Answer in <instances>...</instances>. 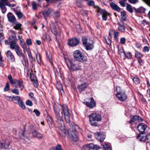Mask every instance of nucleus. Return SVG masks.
Listing matches in <instances>:
<instances>
[{
    "instance_id": "nucleus-17",
    "label": "nucleus",
    "mask_w": 150,
    "mask_h": 150,
    "mask_svg": "<svg viewBox=\"0 0 150 150\" xmlns=\"http://www.w3.org/2000/svg\"><path fill=\"white\" fill-rule=\"evenodd\" d=\"M90 102H86L85 104L90 108H93L96 105V103L93 98H91Z\"/></svg>"
},
{
    "instance_id": "nucleus-32",
    "label": "nucleus",
    "mask_w": 150,
    "mask_h": 150,
    "mask_svg": "<svg viewBox=\"0 0 150 150\" xmlns=\"http://www.w3.org/2000/svg\"><path fill=\"white\" fill-rule=\"evenodd\" d=\"M8 78L9 79L10 82L11 84H16V81L17 80L16 79H14L13 80L12 79V77L11 75H8Z\"/></svg>"
},
{
    "instance_id": "nucleus-35",
    "label": "nucleus",
    "mask_w": 150,
    "mask_h": 150,
    "mask_svg": "<svg viewBox=\"0 0 150 150\" xmlns=\"http://www.w3.org/2000/svg\"><path fill=\"white\" fill-rule=\"evenodd\" d=\"M126 9L131 13H132L133 12L132 6L128 4H127Z\"/></svg>"
},
{
    "instance_id": "nucleus-45",
    "label": "nucleus",
    "mask_w": 150,
    "mask_h": 150,
    "mask_svg": "<svg viewBox=\"0 0 150 150\" xmlns=\"http://www.w3.org/2000/svg\"><path fill=\"white\" fill-rule=\"evenodd\" d=\"M32 8L33 10H35L37 9V5L36 3L35 2H32Z\"/></svg>"
},
{
    "instance_id": "nucleus-6",
    "label": "nucleus",
    "mask_w": 150,
    "mask_h": 150,
    "mask_svg": "<svg viewBox=\"0 0 150 150\" xmlns=\"http://www.w3.org/2000/svg\"><path fill=\"white\" fill-rule=\"evenodd\" d=\"M117 94L116 96L118 99L121 101H124L127 99V96L125 93L123 91L119 86L116 88Z\"/></svg>"
},
{
    "instance_id": "nucleus-48",
    "label": "nucleus",
    "mask_w": 150,
    "mask_h": 150,
    "mask_svg": "<svg viewBox=\"0 0 150 150\" xmlns=\"http://www.w3.org/2000/svg\"><path fill=\"white\" fill-rule=\"evenodd\" d=\"M135 57L138 59H140L142 56V54L140 52H137L135 54Z\"/></svg>"
},
{
    "instance_id": "nucleus-64",
    "label": "nucleus",
    "mask_w": 150,
    "mask_h": 150,
    "mask_svg": "<svg viewBox=\"0 0 150 150\" xmlns=\"http://www.w3.org/2000/svg\"><path fill=\"white\" fill-rule=\"evenodd\" d=\"M143 51L144 52H148L149 51V47L147 46H145L143 49Z\"/></svg>"
},
{
    "instance_id": "nucleus-42",
    "label": "nucleus",
    "mask_w": 150,
    "mask_h": 150,
    "mask_svg": "<svg viewBox=\"0 0 150 150\" xmlns=\"http://www.w3.org/2000/svg\"><path fill=\"white\" fill-rule=\"evenodd\" d=\"M8 146V143H3L0 142V147L1 148H7Z\"/></svg>"
},
{
    "instance_id": "nucleus-7",
    "label": "nucleus",
    "mask_w": 150,
    "mask_h": 150,
    "mask_svg": "<svg viewBox=\"0 0 150 150\" xmlns=\"http://www.w3.org/2000/svg\"><path fill=\"white\" fill-rule=\"evenodd\" d=\"M67 65L70 71H77L81 69V66L76 63L74 60L69 61Z\"/></svg>"
},
{
    "instance_id": "nucleus-61",
    "label": "nucleus",
    "mask_w": 150,
    "mask_h": 150,
    "mask_svg": "<svg viewBox=\"0 0 150 150\" xmlns=\"http://www.w3.org/2000/svg\"><path fill=\"white\" fill-rule=\"evenodd\" d=\"M6 7L5 6V5H4V4H3L2 3L0 2V8L1 9L4 8Z\"/></svg>"
},
{
    "instance_id": "nucleus-3",
    "label": "nucleus",
    "mask_w": 150,
    "mask_h": 150,
    "mask_svg": "<svg viewBox=\"0 0 150 150\" xmlns=\"http://www.w3.org/2000/svg\"><path fill=\"white\" fill-rule=\"evenodd\" d=\"M78 128V126L74 124L68 131L69 138L72 142H76L78 140L77 136V129Z\"/></svg>"
},
{
    "instance_id": "nucleus-59",
    "label": "nucleus",
    "mask_w": 150,
    "mask_h": 150,
    "mask_svg": "<svg viewBox=\"0 0 150 150\" xmlns=\"http://www.w3.org/2000/svg\"><path fill=\"white\" fill-rule=\"evenodd\" d=\"M26 44L28 45H31L32 44V42H31V40L30 39H27L26 41Z\"/></svg>"
},
{
    "instance_id": "nucleus-46",
    "label": "nucleus",
    "mask_w": 150,
    "mask_h": 150,
    "mask_svg": "<svg viewBox=\"0 0 150 150\" xmlns=\"http://www.w3.org/2000/svg\"><path fill=\"white\" fill-rule=\"evenodd\" d=\"M57 87L59 90L63 91L62 85L60 83H58L57 84Z\"/></svg>"
},
{
    "instance_id": "nucleus-51",
    "label": "nucleus",
    "mask_w": 150,
    "mask_h": 150,
    "mask_svg": "<svg viewBox=\"0 0 150 150\" xmlns=\"http://www.w3.org/2000/svg\"><path fill=\"white\" fill-rule=\"evenodd\" d=\"M25 104L29 106H32L33 105L32 102L29 100H27L25 102Z\"/></svg>"
},
{
    "instance_id": "nucleus-11",
    "label": "nucleus",
    "mask_w": 150,
    "mask_h": 150,
    "mask_svg": "<svg viewBox=\"0 0 150 150\" xmlns=\"http://www.w3.org/2000/svg\"><path fill=\"white\" fill-rule=\"evenodd\" d=\"M147 127L146 125L144 123H140L138 125L137 129L141 134H143L144 133Z\"/></svg>"
},
{
    "instance_id": "nucleus-44",
    "label": "nucleus",
    "mask_w": 150,
    "mask_h": 150,
    "mask_svg": "<svg viewBox=\"0 0 150 150\" xmlns=\"http://www.w3.org/2000/svg\"><path fill=\"white\" fill-rule=\"evenodd\" d=\"M83 43L84 46L88 43L87 39L86 37H83L82 38Z\"/></svg>"
},
{
    "instance_id": "nucleus-37",
    "label": "nucleus",
    "mask_w": 150,
    "mask_h": 150,
    "mask_svg": "<svg viewBox=\"0 0 150 150\" xmlns=\"http://www.w3.org/2000/svg\"><path fill=\"white\" fill-rule=\"evenodd\" d=\"M136 11L140 13H143L145 12V8L141 6L136 9Z\"/></svg>"
},
{
    "instance_id": "nucleus-62",
    "label": "nucleus",
    "mask_w": 150,
    "mask_h": 150,
    "mask_svg": "<svg viewBox=\"0 0 150 150\" xmlns=\"http://www.w3.org/2000/svg\"><path fill=\"white\" fill-rule=\"evenodd\" d=\"M27 53L29 58L30 59H32L33 57L31 52L30 51H29Z\"/></svg>"
},
{
    "instance_id": "nucleus-2",
    "label": "nucleus",
    "mask_w": 150,
    "mask_h": 150,
    "mask_svg": "<svg viewBox=\"0 0 150 150\" xmlns=\"http://www.w3.org/2000/svg\"><path fill=\"white\" fill-rule=\"evenodd\" d=\"M62 114L57 112L56 114V122L57 123L58 127L59 130L60 134L62 137H65L66 135V130L63 120L62 118Z\"/></svg>"
},
{
    "instance_id": "nucleus-9",
    "label": "nucleus",
    "mask_w": 150,
    "mask_h": 150,
    "mask_svg": "<svg viewBox=\"0 0 150 150\" xmlns=\"http://www.w3.org/2000/svg\"><path fill=\"white\" fill-rule=\"evenodd\" d=\"M100 149V147L98 145L89 144L84 145L83 150H98Z\"/></svg>"
},
{
    "instance_id": "nucleus-15",
    "label": "nucleus",
    "mask_w": 150,
    "mask_h": 150,
    "mask_svg": "<svg viewBox=\"0 0 150 150\" xmlns=\"http://www.w3.org/2000/svg\"><path fill=\"white\" fill-rule=\"evenodd\" d=\"M93 43V40H89L88 43L84 46L86 47V49L87 50L92 49L94 47Z\"/></svg>"
},
{
    "instance_id": "nucleus-25",
    "label": "nucleus",
    "mask_w": 150,
    "mask_h": 150,
    "mask_svg": "<svg viewBox=\"0 0 150 150\" xmlns=\"http://www.w3.org/2000/svg\"><path fill=\"white\" fill-rule=\"evenodd\" d=\"M10 48L12 49L15 50L19 46L18 45L16 44L14 41H12L10 42Z\"/></svg>"
},
{
    "instance_id": "nucleus-49",
    "label": "nucleus",
    "mask_w": 150,
    "mask_h": 150,
    "mask_svg": "<svg viewBox=\"0 0 150 150\" xmlns=\"http://www.w3.org/2000/svg\"><path fill=\"white\" fill-rule=\"evenodd\" d=\"M15 12L16 14L19 18H21L22 17L23 14L21 12L17 11H16Z\"/></svg>"
},
{
    "instance_id": "nucleus-30",
    "label": "nucleus",
    "mask_w": 150,
    "mask_h": 150,
    "mask_svg": "<svg viewBox=\"0 0 150 150\" xmlns=\"http://www.w3.org/2000/svg\"><path fill=\"white\" fill-rule=\"evenodd\" d=\"M137 139H139V141L144 142L145 141L146 139V135H144L141 136L140 135V134H139L137 136Z\"/></svg>"
},
{
    "instance_id": "nucleus-39",
    "label": "nucleus",
    "mask_w": 150,
    "mask_h": 150,
    "mask_svg": "<svg viewBox=\"0 0 150 150\" xmlns=\"http://www.w3.org/2000/svg\"><path fill=\"white\" fill-rule=\"evenodd\" d=\"M133 82L136 84H138L140 83V81L139 78L137 77H134L132 79Z\"/></svg>"
},
{
    "instance_id": "nucleus-19",
    "label": "nucleus",
    "mask_w": 150,
    "mask_h": 150,
    "mask_svg": "<svg viewBox=\"0 0 150 150\" xmlns=\"http://www.w3.org/2000/svg\"><path fill=\"white\" fill-rule=\"evenodd\" d=\"M96 138L100 142H103L105 137V136L103 133L98 132L96 135Z\"/></svg>"
},
{
    "instance_id": "nucleus-8",
    "label": "nucleus",
    "mask_w": 150,
    "mask_h": 150,
    "mask_svg": "<svg viewBox=\"0 0 150 150\" xmlns=\"http://www.w3.org/2000/svg\"><path fill=\"white\" fill-rule=\"evenodd\" d=\"M73 56L77 60L81 62L87 60V59L86 57L81 53L79 50L74 51Z\"/></svg>"
},
{
    "instance_id": "nucleus-10",
    "label": "nucleus",
    "mask_w": 150,
    "mask_h": 150,
    "mask_svg": "<svg viewBox=\"0 0 150 150\" xmlns=\"http://www.w3.org/2000/svg\"><path fill=\"white\" fill-rule=\"evenodd\" d=\"M79 42V40L77 38H73L69 40L68 44L71 47L75 46Z\"/></svg>"
},
{
    "instance_id": "nucleus-12",
    "label": "nucleus",
    "mask_w": 150,
    "mask_h": 150,
    "mask_svg": "<svg viewBox=\"0 0 150 150\" xmlns=\"http://www.w3.org/2000/svg\"><path fill=\"white\" fill-rule=\"evenodd\" d=\"M110 6L111 9L117 12H120L121 11V8L116 4L112 2L110 3Z\"/></svg>"
},
{
    "instance_id": "nucleus-26",
    "label": "nucleus",
    "mask_w": 150,
    "mask_h": 150,
    "mask_svg": "<svg viewBox=\"0 0 150 150\" xmlns=\"http://www.w3.org/2000/svg\"><path fill=\"white\" fill-rule=\"evenodd\" d=\"M32 134L33 137L38 138L39 139L42 138L43 137V135L42 134L38 132L35 130L33 132Z\"/></svg>"
},
{
    "instance_id": "nucleus-14",
    "label": "nucleus",
    "mask_w": 150,
    "mask_h": 150,
    "mask_svg": "<svg viewBox=\"0 0 150 150\" xmlns=\"http://www.w3.org/2000/svg\"><path fill=\"white\" fill-rule=\"evenodd\" d=\"M7 16L9 21L13 23L15 22L16 21L15 17L11 13L9 12Z\"/></svg>"
},
{
    "instance_id": "nucleus-28",
    "label": "nucleus",
    "mask_w": 150,
    "mask_h": 150,
    "mask_svg": "<svg viewBox=\"0 0 150 150\" xmlns=\"http://www.w3.org/2000/svg\"><path fill=\"white\" fill-rule=\"evenodd\" d=\"M118 24L119 25L118 27V30H119L122 32H125V27L124 24L123 23L121 24L119 23Z\"/></svg>"
},
{
    "instance_id": "nucleus-34",
    "label": "nucleus",
    "mask_w": 150,
    "mask_h": 150,
    "mask_svg": "<svg viewBox=\"0 0 150 150\" xmlns=\"http://www.w3.org/2000/svg\"><path fill=\"white\" fill-rule=\"evenodd\" d=\"M104 150H111L110 146L109 144L105 143L103 145Z\"/></svg>"
},
{
    "instance_id": "nucleus-5",
    "label": "nucleus",
    "mask_w": 150,
    "mask_h": 150,
    "mask_svg": "<svg viewBox=\"0 0 150 150\" xmlns=\"http://www.w3.org/2000/svg\"><path fill=\"white\" fill-rule=\"evenodd\" d=\"M89 121L92 126H97V122L101 121V117L100 115L96 113H92L88 116Z\"/></svg>"
},
{
    "instance_id": "nucleus-55",
    "label": "nucleus",
    "mask_w": 150,
    "mask_h": 150,
    "mask_svg": "<svg viewBox=\"0 0 150 150\" xmlns=\"http://www.w3.org/2000/svg\"><path fill=\"white\" fill-rule=\"evenodd\" d=\"M21 45L24 51L27 50L25 42H22V44H21Z\"/></svg>"
},
{
    "instance_id": "nucleus-43",
    "label": "nucleus",
    "mask_w": 150,
    "mask_h": 150,
    "mask_svg": "<svg viewBox=\"0 0 150 150\" xmlns=\"http://www.w3.org/2000/svg\"><path fill=\"white\" fill-rule=\"evenodd\" d=\"M36 56V58L39 64H40L41 61V57L39 53H37L35 54Z\"/></svg>"
},
{
    "instance_id": "nucleus-20",
    "label": "nucleus",
    "mask_w": 150,
    "mask_h": 150,
    "mask_svg": "<svg viewBox=\"0 0 150 150\" xmlns=\"http://www.w3.org/2000/svg\"><path fill=\"white\" fill-rule=\"evenodd\" d=\"M6 57L12 62H13L15 60L14 56L10 50L7 51Z\"/></svg>"
},
{
    "instance_id": "nucleus-54",
    "label": "nucleus",
    "mask_w": 150,
    "mask_h": 150,
    "mask_svg": "<svg viewBox=\"0 0 150 150\" xmlns=\"http://www.w3.org/2000/svg\"><path fill=\"white\" fill-rule=\"evenodd\" d=\"M33 112H34L37 116H39L40 115V112L37 109H35L34 110Z\"/></svg>"
},
{
    "instance_id": "nucleus-63",
    "label": "nucleus",
    "mask_w": 150,
    "mask_h": 150,
    "mask_svg": "<svg viewBox=\"0 0 150 150\" xmlns=\"http://www.w3.org/2000/svg\"><path fill=\"white\" fill-rule=\"evenodd\" d=\"M119 3L122 7H124L125 6V2L123 1H120L119 2Z\"/></svg>"
},
{
    "instance_id": "nucleus-38",
    "label": "nucleus",
    "mask_w": 150,
    "mask_h": 150,
    "mask_svg": "<svg viewBox=\"0 0 150 150\" xmlns=\"http://www.w3.org/2000/svg\"><path fill=\"white\" fill-rule=\"evenodd\" d=\"M36 78L35 76H34L33 79L31 78V80L33 81L34 86L37 87L38 86V84L37 80L36 79Z\"/></svg>"
},
{
    "instance_id": "nucleus-31",
    "label": "nucleus",
    "mask_w": 150,
    "mask_h": 150,
    "mask_svg": "<svg viewBox=\"0 0 150 150\" xmlns=\"http://www.w3.org/2000/svg\"><path fill=\"white\" fill-rule=\"evenodd\" d=\"M9 98H10L12 101L17 100L18 102L20 100V97L18 96H6Z\"/></svg>"
},
{
    "instance_id": "nucleus-4",
    "label": "nucleus",
    "mask_w": 150,
    "mask_h": 150,
    "mask_svg": "<svg viewBox=\"0 0 150 150\" xmlns=\"http://www.w3.org/2000/svg\"><path fill=\"white\" fill-rule=\"evenodd\" d=\"M78 128V126L74 124L68 131L69 138L72 142H76L78 140L77 136V129Z\"/></svg>"
},
{
    "instance_id": "nucleus-57",
    "label": "nucleus",
    "mask_w": 150,
    "mask_h": 150,
    "mask_svg": "<svg viewBox=\"0 0 150 150\" xmlns=\"http://www.w3.org/2000/svg\"><path fill=\"white\" fill-rule=\"evenodd\" d=\"M126 42V39L125 38H122L120 39V43L122 44H125Z\"/></svg>"
},
{
    "instance_id": "nucleus-23",
    "label": "nucleus",
    "mask_w": 150,
    "mask_h": 150,
    "mask_svg": "<svg viewBox=\"0 0 150 150\" xmlns=\"http://www.w3.org/2000/svg\"><path fill=\"white\" fill-rule=\"evenodd\" d=\"M16 52L17 55L19 57H22V58H24V55L22 52V50L18 46L15 50Z\"/></svg>"
},
{
    "instance_id": "nucleus-40",
    "label": "nucleus",
    "mask_w": 150,
    "mask_h": 150,
    "mask_svg": "<svg viewBox=\"0 0 150 150\" xmlns=\"http://www.w3.org/2000/svg\"><path fill=\"white\" fill-rule=\"evenodd\" d=\"M29 95L30 97V98L31 100L35 102L36 101V100L35 97H34V95L33 93L30 92L29 93Z\"/></svg>"
},
{
    "instance_id": "nucleus-29",
    "label": "nucleus",
    "mask_w": 150,
    "mask_h": 150,
    "mask_svg": "<svg viewBox=\"0 0 150 150\" xmlns=\"http://www.w3.org/2000/svg\"><path fill=\"white\" fill-rule=\"evenodd\" d=\"M120 54H122L123 55H124L127 59H129L131 58L132 54L130 52L127 53H126L123 51L120 52Z\"/></svg>"
},
{
    "instance_id": "nucleus-21",
    "label": "nucleus",
    "mask_w": 150,
    "mask_h": 150,
    "mask_svg": "<svg viewBox=\"0 0 150 150\" xmlns=\"http://www.w3.org/2000/svg\"><path fill=\"white\" fill-rule=\"evenodd\" d=\"M101 14L102 15V17L103 20L106 21L107 20V16L109 15V13L105 10L100 11Z\"/></svg>"
},
{
    "instance_id": "nucleus-56",
    "label": "nucleus",
    "mask_w": 150,
    "mask_h": 150,
    "mask_svg": "<svg viewBox=\"0 0 150 150\" xmlns=\"http://www.w3.org/2000/svg\"><path fill=\"white\" fill-rule=\"evenodd\" d=\"M129 2L132 4H136L138 2V0H128Z\"/></svg>"
},
{
    "instance_id": "nucleus-52",
    "label": "nucleus",
    "mask_w": 150,
    "mask_h": 150,
    "mask_svg": "<svg viewBox=\"0 0 150 150\" xmlns=\"http://www.w3.org/2000/svg\"><path fill=\"white\" fill-rule=\"evenodd\" d=\"M55 150H63L61 146L59 144H58L55 147Z\"/></svg>"
},
{
    "instance_id": "nucleus-27",
    "label": "nucleus",
    "mask_w": 150,
    "mask_h": 150,
    "mask_svg": "<svg viewBox=\"0 0 150 150\" xmlns=\"http://www.w3.org/2000/svg\"><path fill=\"white\" fill-rule=\"evenodd\" d=\"M50 28L52 32L55 35L57 34L56 27L53 23H51L50 25Z\"/></svg>"
},
{
    "instance_id": "nucleus-58",
    "label": "nucleus",
    "mask_w": 150,
    "mask_h": 150,
    "mask_svg": "<svg viewBox=\"0 0 150 150\" xmlns=\"http://www.w3.org/2000/svg\"><path fill=\"white\" fill-rule=\"evenodd\" d=\"M87 4L89 6H92L94 5V2L93 1H90L88 2Z\"/></svg>"
},
{
    "instance_id": "nucleus-33",
    "label": "nucleus",
    "mask_w": 150,
    "mask_h": 150,
    "mask_svg": "<svg viewBox=\"0 0 150 150\" xmlns=\"http://www.w3.org/2000/svg\"><path fill=\"white\" fill-rule=\"evenodd\" d=\"M8 78L9 79L10 82L11 84H16V81L17 80L16 79H14L13 80L12 79V77L11 75H8Z\"/></svg>"
},
{
    "instance_id": "nucleus-47",
    "label": "nucleus",
    "mask_w": 150,
    "mask_h": 150,
    "mask_svg": "<svg viewBox=\"0 0 150 150\" xmlns=\"http://www.w3.org/2000/svg\"><path fill=\"white\" fill-rule=\"evenodd\" d=\"M21 26V23L16 24V25L14 26V28L16 30L19 29Z\"/></svg>"
},
{
    "instance_id": "nucleus-16",
    "label": "nucleus",
    "mask_w": 150,
    "mask_h": 150,
    "mask_svg": "<svg viewBox=\"0 0 150 150\" xmlns=\"http://www.w3.org/2000/svg\"><path fill=\"white\" fill-rule=\"evenodd\" d=\"M113 33L114 34V37L115 40H117L119 33L117 30H110L109 35L112 37Z\"/></svg>"
},
{
    "instance_id": "nucleus-60",
    "label": "nucleus",
    "mask_w": 150,
    "mask_h": 150,
    "mask_svg": "<svg viewBox=\"0 0 150 150\" xmlns=\"http://www.w3.org/2000/svg\"><path fill=\"white\" fill-rule=\"evenodd\" d=\"M0 1H1V3L5 4L6 6V4L9 2L8 0H0Z\"/></svg>"
},
{
    "instance_id": "nucleus-53",
    "label": "nucleus",
    "mask_w": 150,
    "mask_h": 150,
    "mask_svg": "<svg viewBox=\"0 0 150 150\" xmlns=\"http://www.w3.org/2000/svg\"><path fill=\"white\" fill-rule=\"evenodd\" d=\"M12 92L16 95H18L19 94V91L18 90L17 88H15L12 91Z\"/></svg>"
},
{
    "instance_id": "nucleus-24",
    "label": "nucleus",
    "mask_w": 150,
    "mask_h": 150,
    "mask_svg": "<svg viewBox=\"0 0 150 150\" xmlns=\"http://www.w3.org/2000/svg\"><path fill=\"white\" fill-rule=\"evenodd\" d=\"M16 81V84H17L16 87H18L21 88L22 90L24 87L23 81L21 79H20L18 80H17Z\"/></svg>"
},
{
    "instance_id": "nucleus-50",
    "label": "nucleus",
    "mask_w": 150,
    "mask_h": 150,
    "mask_svg": "<svg viewBox=\"0 0 150 150\" xmlns=\"http://www.w3.org/2000/svg\"><path fill=\"white\" fill-rule=\"evenodd\" d=\"M9 89V83L8 82H7L6 83V85L4 88V91L5 92L7 91H8Z\"/></svg>"
},
{
    "instance_id": "nucleus-13",
    "label": "nucleus",
    "mask_w": 150,
    "mask_h": 150,
    "mask_svg": "<svg viewBox=\"0 0 150 150\" xmlns=\"http://www.w3.org/2000/svg\"><path fill=\"white\" fill-rule=\"evenodd\" d=\"M53 12V10L52 8H49L47 10L43 12V14L45 19H46L50 15H52Z\"/></svg>"
},
{
    "instance_id": "nucleus-41",
    "label": "nucleus",
    "mask_w": 150,
    "mask_h": 150,
    "mask_svg": "<svg viewBox=\"0 0 150 150\" xmlns=\"http://www.w3.org/2000/svg\"><path fill=\"white\" fill-rule=\"evenodd\" d=\"M18 103L19 106L23 110L25 109V105L22 100H20L19 101Z\"/></svg>"
},
{
    "instance_id": "nucleus-1",
    "label": "nucleus",
    "mask_w": 150,
    "mask_h": 150,
    "mask_svg": "<svg viewBox=\"0 0 150 150\" xmlns=\"http://www.w3.org/2000/svg\"><path fill=\"white\" fill-rule=\"evenodd\" d=\"M54 112L55 114V117H56V114L57 112L59 114L62 113V118L63 120V112L65 120L66 122L69 123L71 121V117L73 115L72 111L70 109H68V107L65 105L63 106L60 105L58 107H54Z\"/></svg>"
},
{
    "instance_id": "nucleus-36",
    "label": "nucleus",
    "mask_w": 150,
    "mask_h": 150,
    "mask_svg": "<svg viewBox=\"0 0 150 150\" xmlns=\"http://www.w3.org/2000/svg\"><path fill=\"white\" fill-rule=\"evenodd\" d=\"M121 16L123 21H125L126 20L127 16L125 11H124L121 12Z\"/></svg>"
},
{
    "instance_id": "nucleus-18",
    "label": "nucleus",
    "mask_w": 150,
    "mask_h": 150,
    "mask_svg": "<svg viewBox=\"0 0 150 150\" xmlns=\"http://www.w3.org/2000/svg\"><path fill=\"white\" fill-rule=\"evenodd\" d=\"M142 120V118L139 116L137 115H134L133 116L131 120L129 121V123L131 124L132 122H135L136 123H137V122H140Z\"/></svg>"
},
{
    "instance_id": "nucleus-22",
    "label": "nucleus",
    "mask_w": 150,
    "mask_h": 150,
    "mask_svg": "<svg viewBox=\"0 0 150 150\" xmlns=\"http://www.w3.org/2000/svg\"><path fill=\"white\" fill-rule=\"evenodd\" d=\"M87 83L85 82L78 86V88L80 92L83 91L84 90L87 88Z\"/></svg>"
}]
</instances>
